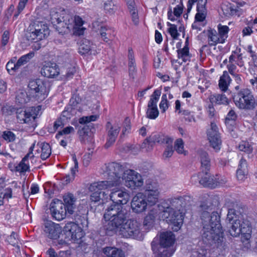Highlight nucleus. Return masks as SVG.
Here are the masks:
<instances>
[{
	"label": "nucleus",
	"instance_id": "nucleus-1",
	"mask_svg": "<svg viewBox=\"0 0 257 257\" xmlns=\"http://www.w3.org/2000/svg\"><path fill=\"white\" fill-rule=\"evenodd\" d=\"M201 218L203 225L202 237L203 242L211 245L213 244L218 247L223 243V231L220 223V216L217 212L211 214L208 211L202 212Z\"/></svg>",
	"mask_w": 257,
	"mask_h": 257
},
{
	"label": "nucleus",
	"instance_id": "nucleus-2",
	"mask_svg": "<svg viewBox=\"0 0 257 257\" xmlns=\"http://www.w3.org/2000/svg\"><path fill=\"white\" fill-rule=\"evenodd\" d=\"M103 217L105 220L102 229L107 235L112 236L126 221L127 210L119 204H110L105 209Z\"/></svg>",
	"mask_w": 257,
	"mask_h": 257
},
{
	"label": "nucleus",
	"instance_id": "nucleus-3",
	"mask_svg": "<svg viewBox=\"0 0 257 257\" xmlns=\"http://www.w3.org/2000/svg\"><path fill=\"white\" fill-rule=\"evenodd\" d=\"M226 220L229 224L228 232L231 236L237 237L241 234L244 240L250 238V223L247 219H244L238 212L233 208L228 209Z\"/></svg>",
	"mask_w": 257,
	"mask_h": 257
},
{
	"label": "nucleus",
	"instance_id": "nucleus-4",
	"mask_svg": "<svg viewBox=\"0 0 257 257\" xmlns=\"http://www.w3.org/2000/svg\"><path fill=\"white\" fill-rule=\"evenodd\" d=\"M231 98L236 106L240 109L253 110L257 106V98L248 88H243L233 93Z\"/></svg>",
	"mask_w": 257,
	"mask_h": 257
},
{
	"label": "nucleus",
	"instance_id": "nucleus-5",
	"mask_svg": "<svg viewBox=\"0 0 257 257\" xmlns=\"http://www.w3.org/2000/svg\"><path fill=\"white\" fill-rule=\"evenodd\" d=\"M175 240V235L172 232H163L160 233L159 239L155 237L151 242V249L156 248L161 253L171 257L175 251L173 247Z\"/></svg>",
	"mask_w": 257,
	"mask_h": 257
},
{
	"label": "nucleus",
	"instance_id": "nucleus-6",
	"mask_svg": "<svg viewBox=\"0 0 257 257\" xmlns=\"http://www.w3.org/2000/svg\"><path fill=\"white\" fill-rule=\"evenodd\" d=\"M50 84L41 79L31 80L28 84L29 96L34 100L42 101L48 96Z\"/></svg>",
	"mask_w": 257,
	"mask_h": 257
},
{
	"label": "nucleus",
	"instance_id": "nucleus-7",
	"mask_svg": "<svg viewBox=\"0 0 257 257\" xmlns=\"http://www.w3.org/2000/svg\"><path fill=\"white\" fill-rule=\"evenodd\" d=\"M160 209L162 211V218L172 226V230L174 231L179 230L184 221L182 213L178 210L168 207L167 204H164V209Z\"/></svg>",
	"mask_w": 257,
	"mask_h": 257
},
{
	"label": "nucleus",
	"instance_id": "nucleus-8",
	"mask_svg": "<svg viewBox=\"0 0 257 257\" xmlns=\"http://www.w3.org/2000/svg\"><path fill=\"white\" fill-rule=\"evenodd\" d=\"M123 236L132 238L139 240L144 238L141 231V224L136 220H128L123 224L121 228H119Z\"/></svg>",
	"mask_w": 257,
	"mask_h": 257
},
{
	"label": "nucleus",
	"instance_id": "nucleus-9",
	"mask_svg": "<svg viewBox=\"0 0 257 257\" xmlns=\"http://www.w3.org/2000/svg\"><path fill=\"white\" fill-rule=\"evenodd\" d=\"M41 108V106H38L37 108L38 110ZM36 108L32 107L30 109L26 110L22 108H17L16 111V116L18 121L20 123H27L30 126L35 128L36 126L35 119L37 114L35 113Z\"/></svg>",
	"mask_w": 257,
	"mask_h": 257
},
{
	"label": "nucleus",
	"instance_id": "nucleus-10",
	"mask_svg": "<svg viewBox=\"0 0 257 257\" xmlns=\"http://www.w3.org/2000/svg\"><path fill=\"white\" fill-rule=\"evenodd\" d=\"M122 179L125 181V185L132 189H135L143 185L141 175L133 170L125 171Z\"/></svg>",
	"mask_w": 257,
	"mask_h": 257
},
{
	"label": "nucleus",
	"instance_id": "nucleus-11",
	"mask_svg": "<svg viewBox=\"0 0 257 257\" xmlns=\"http://www.w3.org/2000/svg\"><path fill=\"white\" fill-rule=\"evenodd\" d=\"M50 210L53 218L58 221L63 220L66 215L69 216L62 201L57 199L53 200L50 205Z\"/></svg>",
	"mask_w": 257,
	"mask_h": 257
},
{
	"label": "nucleus",
	"instance_id": "nucleus-12",
	"mask_svg": "<svg viewBox=\"0 0 257 257\" xmlns=\"http://www.w3.org/2000/svg\"><path fill=\"white\" fill-rule=\"evenodd\" d=\"M108 179L111 180L117 185L120 183V179L124 175V168L119 163L111 162L108 164L106 168Z\"/></svg>",
	"mask_w": 257,
	"mask_h": 257
},
{
	"label": "nucleus",
	"instance_id": "nucleus-13",
	"mask_svg": "<svg viewBox=\"0 0 257 257\" xmlns=\"http://www.w3.org/2000/svg\"><path fill=\"white\" fill-rule=\"evenodd\" d=\"M210 171L206 172H200L197 174L199 183L204 187L213 189L219 185L220 182L218 175H211Z\"/></svg>",
	"mask_w": 257,
	"mask_h": 257
},
{
	"label": "nucleus",
	"instance_id": "nucleus-14",
	"mask_svg": "<svg viewBox=\"0 0 257 257\" xmlns=\"http://www.w3.org/2000/svg\"><path fill=\"white\" fill-rule=\"evenodd\" d=\"M117 185L111 180L99 181L92 183L89 189L90 191H97L100 192L104 199H107L109 195V191L112 187Z\"/></svg>",
	"mask_w": 257,
	"mask_h": 257
},
{
	"label": "nucleus",
	"instance_id": "nucleus-15",
	"mask_svg": "<svg viewBox=\"0 0 257 257\" xmlns=\"http://www.w3.org/2000/svg\"><path fill=\"white\" fill-rule=\"evenodd\" d=\"M49 34V30L48 27L41 24V28L39 26H36L35 30L28 32L26 34L27 39L31 42L36 43L47 37Z\"/></svg>",
	"mask_w": 257,
	"mask_h": 257
},
{
	"label": "nucleus",
	"instance_id": "nucleus-16",
	"mask_svg": "<svg viewBox=\"0 0 257 257\" xmlns=\"http://www.w3.org/2000/svg\"><path fill=\"white\" fill-rule=\"evenodd\" d=\"M173 139L168 136L161 133L152 134L149 138H147L142 144L141 148L144 149L146 147L147 145H150L151 148L153 144L157 143L160 144H172Z\"/></svg>",
	"mask_w": 257,
	"mask_h": 257
},
{
	"label": "nucleus",
	"instance_id": "nucleus-17",
	"mask_svg": "<svg viewBox=\"0 0 257 257\" xmlns=\"http://www.w3.org/2000/svg\"><path fill=\"white\" fill-rule=\"evenodd\" d=\"M108 196L112 201L111 204H119L123 206L127 203L130 199V195L128 193L118 189L111 190Z\"/></svg>",
	"mask_w": 257,
	"mask_h": 257
},
{
	"label": "nucleus",
	"instance_id": "nucleus-18",
	"mask_svg": "<svg viewBox=\"0 0 257 257\" xmlns=\"http://www.w3.org/2000/svg\"><path fill=\"white\" fill-rule=\"evenodd\" d=\"M73 17L69 14L62 16L58 25H56V30L59 34L63 35L69 33L74 28Z\"/></svg>",
	"mask_w": 257,
	"mask_h": 257
},
{
	"label": "nucleus",
	"instance_id": "nucleus-19",
	"mask_svg": "<svg viewBox=\"0 0 257 257\" xmlns=\"http://www.w3.org/2000/svg\"><path fill=\"white\" fill-rule=\"evenodd\" d=\"M217 129L216 124L214 123H211V127L208 130L207 132L208 139L210 146L216 151L220 150L221 144L220 137Z\"/></svg>",
	"mask_w": 257,
	"mask_h": 257
},
{
	"label": "nucleus",
	"instance_id": "nucleus-20",
	"mask_svg": "<svg viewBox=\"0 0 257 257\" xmlns=\"http://www.w3.org/2000/svg\"><path fill=\"white\" fill-rule=\"evenodd\" d=\"M148 203L146 201L143 193H137L133 198L131 202V208L134 212L137 213H142L145 211Z\"/></svg>",
	"mask_w": 257,
	"mask_h": 257
},
{
	"label": "nucleus",
	"instance_id": "nucleus-21",
	"mask_svg": "<svg viewBox=\"0 0 257 257\" xmlns=\"http://www.w3.org/2000/svg\"><path fill=\"white\" fill-rule=\"evenodd\" d=\"M44 231L49 238L56 239L59 237L62 232V228L58 224L51 221H47L45 223Z\"/></svg>",
	"mask_w": 257,
	"mask_h": 257
},
{
	"label": "nucleus",
	"instance_id": "nucleus-22",
	"mask_svg": "<svg viewBox=\"0 0 257 257\" xmlns=\"http://www.w3.org/2000/svg\"><path fill=\"white\" fill-rule=\"evenodd\" d=\"M197 156L200 163V172H208L210 171L211 167V158L206 151L199 150L197 152Z\"/></svg>",
	"mask_w": 257,
	"mask_h": 257
},
{
	"label": "nucleus",
	"instance_id": "nucleus-23",
	"mask_svg": "<svg viewBox=\"0 0 257 257\" xmlns=\"http://www.w3.org/2000/svg\"><path fill=\"white\" fill-rule=\"evenodd\" d=\"M106 126L108 130L107 132L106 142L104 145V147L107 149L115 142L120 132V127L118 125H112L110 122H107Z\"/></svg>",
	"mask_w": 257,
	"mask_h": 257
},
{
	"label": "nucleus",
	"instance_id": "nucleus-24",
	"mask_svg": "<svg viewBox=\"0 0 257 257\" xmlns=\"http://www.w3.org/2000/svg\"><path fill=\"white\" fill-rule=\"evenodd\" d=\"M41 73L47 78H54L59 74V68L55 63H46L42 68Z\"/></svg>",
	"mask_w": 257,
	"mask_h": 257
},
{
	"label": "nucleus",
	"instance_id": "nucleus-25",
	"mask_svg": "<svg viewBox=\"0 0 257 257\" xmlns=\"http://www.w3.org/2000/svg\"><path fill=\"white\" fill-rule=\"evenodd\" d=\"M63 201L65 210L68 213V215H72L76 209V205L75 204L76 199L74 195L71 193H68L65 195L63 196Z\"/></svg>",
	"mask_w": 257,
	"mask_h": 257
},
{
	"label": "nucleus",
	"instance_id": "nucleus-26",
	"mask_svg": "<svg viewBox=\"0 0 257 257\" xmlns=\"http://www.w3.org/2000/svg\"><path fill=\"white\" fill-rule=\"evenodd\" d=\"M73 24H74V28L72 30L73 34L76 36L83 35L85 29L82 27L84 24L82 19L78 16H75L73 17Z\"/></svg>",
	"mask_w": 257,
	"mask_h": 257
},
{
	"label": "nucleus",
	"instance_id": "nucleus-27",
	"mask_svg": "<svg viewBox=\"0 0 257 257\" xmlns=\"http://www.w3.org/2000/svg\"><path fill=\"white\" fill-rule=\"evenodd\" d=\"M231 81V79L228 72L226 71H224L219 80L218 85L220 89L222 91H227Z\"/></svg>",
	"mask_w": 257,
	"mask_h": 257
},
{
	"label": "nucleus",
	"instance_id": "nucleus-28",
	"mask_svg": "<svg viewBox=\"0 0 257 257\" xmlns=\"http://www.w3.org/2000/svg\"><path fill=\"white\" fill-rule=\"evenodd\" d=\"M183 200V198L181 197L171 198V199L168 200L167 201L162 202L161 209H164V204H167L168 207L180 211V208L182 207Z\"/></svg>",
	"mask_w": 257,
	"mask_h": 257
},
{
	"label": "nucleus",
	"instance_id": "nucleus-29",
	"mask_svg": "<svg viewBox=\"0 0 257 257\" xmlns=\"http://www.w3.org/2000/svg\"><path fill=\"white\" fill-rule=\"evenodd\" d=\"M209 99L212 104H228L229 103L228 99L223 93L212 94L210 96Z\"/></svg>",
	"mask_w": 257,
	"mask_h": 257
},
{
	"label": "nucleus",
	"instance_id": "nucleus-30",
	"mask_svg": "<svg viewBox=\"0 0 257 257\" xmlns=\"http://www.w3.org/2000/svg\"><path fill=\"white\" fill-rule=\"evenodd\" d=\"M103 252L110 257H125L124 252L119 248L113 247H106L103 248Z\"/></svg>",
	"mask_w": 257,
	"mask_h": 257
},
{
	"label": "nucleus",
	"instance_id": "nucleus-31",
	"mask_svg": "<svg viewBox=\"0 0 257 257\" xmlns=\"http://www.w3.org/2000/svg\"><path fill=\"white\" fill-rule=\"evenodd\" d=\"M145 198L147 203L150 205H155L158 200L159 191H152L151 192H145L144 193Z\"/></svg>",
	"mask_w": 257,
	"mask_h": 257
},
{
	"label": "nucleus",
	"instance_id": "nucleus-32",
	"mask_svg": "<svg viewBox=\"0 0 257 257\" xmlns=\"http://www.w3.org/2000/svg\"><path fill=\"white\" fill-rule=\"evenodd\" d=\"M207 37L208 44L211 46H215L218 43H221V39L215 30H209Z\"/></svg>",
	"mask_w": 257,
	"mask_h": 257
},
{
	"label": "nucleus",
	"instance_id": "nucleus-33",
	"mask_svg": "<svg viewBox=\"0 0 257 257\" xmlns=\"http://www.w3.org/2000/svg\"><path fill=\"white\" fill-rule=\"evenodd\" d=\"M73 160L74 163V167L71 169V175H66L63 180V184H67L70 183L71 181H72L74 179L75 175L76 172H78V163L77 161L76 156H73Z\"/></svg>",
	"mask_w": 257,
	"mask_h": 257
},
{
	"label": "nucleus",
	"instance_id": "nucleus-34",
	"mask_svg": "<svg viewBox=\"0 0 257 257\" xmlns=\"http://www.w3.org/2000/svg\"><path fill=\"white\" fill-rule=\"evenodd\" d=\"M32 98L29 96V93L25 91H21L18 93L16 97V102L20 106H23L30 99Z\"/></svg>",
	"mask_w": 257,
	"mask_h": 257
},
{
	"label": "nucleus",
	"instance_id": "nucleus-35",
	"mask_svg": "<svg viewBox=\"0 0 257 257\" xmlns=\"http://www.w3.org/2000/svg\"><path fill=\"white\" fill-rule=\"evenodd\" d=\"M178 57L181 58L184 62L190 61L191 55L189 53L188 47L184 46L182 49H179L177 50Z\"/></svg>",
	"mask_w": 257,
	"mask_h": 257
},
{
	"label": "nucleus",
	"instance_id": "nucleus-36",
	"mask_svg": "<svg viewBox=\"0 0 257 257\" xmlns=\"http://www.w3.org/2000/svg\"><path fill=\"white\" fill-rule=\"evenodd\" d=\"M40 147L41 149V158L45 160L49 157L51 154L50 146L48 143H42L40 144Z\"/></svg>",
	"mask_w": 257,
	"mask_h": 257
},
{
	"label": "nucleus",
	"instance_id": "nucleus-37",
	"mask_svg": "<svg viewBox=\"0 0 257 257\" xmlns=\"http://www.w3.org/2000/svg\"><path fill=\"white\" fill-rule=\"evenodd\" d=\"M91 45L92 43L90 41L87 39L82 40L79 47V53L81 55L88 54L91 50Z\"/></svg>",
	"mask_w": 257,
	"mask_h": 257
},
{
	"label": "nucleus",
	"instance_id": "nucleus-38",
	"mask_svg": "<svg viewBox=\"0 0 257 257\" xmlns=\"http://www.w3.org/2000/svg\"><path fill=\"white\" fill-rule=\"evenodd\" d=\"M252 145V143L242 141L240 143L238 146V149L239 151L249 155L252 153L253 150Z\"/></svg>",
	"mask_w": 257,
	"mask_h": 257
},
{
	"label": "nucleus",
	"instance_id": "nucleus-39",
	"mask_svg": "<svg viewBox=\"0 0 257 257\" xmlns=\"http://www.w3.org/2000/svg\"><path fill=\"white\" fill-rule=\"evenodd\" d=\"M90 126L88 125L80 126L78 131V134L80 138L81 142L85 143L86 138L88 136L89 133L91 132Z\"/></svg>",
	"mask_w": 257,
	"mask_h": 257
},
{
	"label": "nucleus",
	"instance_id": "nucleus-40",
	"mask_svg": "<svg viewBox=\"0 0 257 257\" xmlns=\"http://www.w3.org/2000/svg\"><path fill=\"white\" fill-rule=\"evenodd\" d=\"M161 94L160 89H156L151 96L150 100L148 104V107H157V103Z\"/></svg>",
	"mask_w": 257,
	"mask_h": 257
},
{
	"label": "nucleus",
	"instance_id": "nucleus-41",
	"mask_svg": "<svg viewBox=\"0 0 257 257\" xmlns=\"http://www.w3.org/2000/svg\"><path fill=\"white\" fill-rule=\"evenodd\" d=\"M65 229L66 231L69 232L72 237H77V231H79L80 228L78 226L77 224L73 222H70L67 223L65 226Z\"/></svg>",
	"mask_w": 257,
	"mask_h": 257
},
{
	"label": "nucleus",
	"instance_id": "nucleus-42",
	"mask_svg": "<svg viewBox=\"0 0 257 257\" xmlns=\"http://www.w3.org/2000/svg\"><path fill=\"white\" fill-rule=\"evenodd\" d=\"M218 34L221 39V43H223L228 37V33L229 29L227 26H222L219 24L218 26Z\"/></svg>",
	"mask_w": 257,
	"mask_h": 257
},
{
	"label": "nucleus",
	"instance_id": "nucleus-43",
	"mask_svg": "<svg viewBox=\"0 0 257 257\" xmlns=\"http://www.w3.org/2000/svg\"><path fill=\"white\" fill-rule=\"evenodd\" d=\"M111 30L106 26H101L100 34L104 41L108 42L112 37Z\"/></svg>",
	"mask_w": 257,
	"mask_h": 257
},
{
	"label": "nucleus",
	"instance_id": "nucleus-44",
	"mask_svg": "<svg viewBox=\"0 0 257 257\" xmlns=\"http://www.w3.org/2000/svg\"><path fill=\"white\" fill-rule=\"evenodd\" d=\"M35 56V53L33 51L30 52L29 53L22 56L17 61V65L20 67L22 65L27 63L32 59Z\"/></svg>",
	"mask_w": 257,
	"mask_h": 257
},
{
	"label": "nucleus",
	"instance_id": "nucleus-45",
	"mask_svg": "<svg viewBox=\"0 0 257 257\" xmlns=\"http://www.w3.org/2000/svg\"><path fill=\"white\" fill-rule=\"evenodd\" d=\"M63 16L54 10H52L50 12V21L56 30V25H58L62 20Z\"/></svg>",
	"mask_w": 257,
	"mask_h": 257
},
{
	"label": "nucleus",
	"instance_id": "nucleus-46",
	"mask_svg": "<svg viewBox=\"0 0 257 257\" xmlns=\"http://www.w3.org/2000/svg\"><path fill=\"white\" fill-rule=\"evenodd\" d=\"M27 161H24V159H22L19 164L15 167L16 171L20 173H24L26 172H30V166Z\"/></svg>",
	"mask_w": 257,
	"mask_h": 257
},
{
	"label": "nucleus",
	"instance_id": "nucleus-47",
	"mask_svg": "<svg viewBox=\"0 0 257 257\" xmlns=\"http://www.w3.org/2000/svg\"><path fill=\"white\" fill-rule=\"evenodd\" d=\"M75 113L71 106H66L64 110L62 111L60 117L64 119L66 122L70 119L71 116Z\"/></svg>",
	"mask_w": 257,
	"mask_h": 257
},
{
	"label": "nucleus",
	"instance_id": "nucleus-48",
	"mask_svg": "<svg viewBox=\"0 0 257 257\" xmlns=\"http://www.w3.org/2000/svg\"><path fill=\"white\" fill-rule=\"evenodd\" d=\"M2 137L7 143L14 142L16 139L15 134L10 131H4Z\"/></svg>",
	"mask_w": 257,
	"mask_h": 257
},
{
	"label": "nucleus",
	"instance_id": "nucleus-49",
	"mask_svg": "<svg viewBox=\"0 0 257 257\" xmlns=\"http://www.w3.org/2000/svg\"><path fill=\"white\" fill-rule=\"evenodd\" d=\"M131 122L129 119L126 118L124 121V125L122 128V132L119 137V141H121L123 140V138L124 137L126 134H128L131 130Z\"/></svg>",
	"mask_w": 257,
	"mask_h": 257
},
{
	"label": "nucleus",
	"instance_id": "nucleus-50",
	"mask_svg": "<svg viewBox=\"0 0 257 257\" xmlns=\"http://www.w3.org/2000/svg\"><path fill=\"white\" fill-rule=\"evenodd\" d=\"M174 148L178 154L186 155V151L184 150V142L182 139H178L175 141Z\"/></svg>",
	"mask_w": 257,
	"mask_h": 257
},
{
	"label": "nucleus",
	"instance_id": "nucleus-51",
	"mask_svg": "<svg viewBox=\"0 0 257 257\" xmlns=\"http://www.w3.org/2000/svg\"><path fill=\"white\" fill-rule=\"evenodd\" d=\"M155 215L151 212L149 213L145 217L143 224L146 226H152L155 220Z\"/></svg>",
	"mask_w": 257,
	"mask_h": 257
},
{
	"label": "nucleus",
	"instance_id": "nucleus-52",
	"mask_svg": "<svg viewBox=\"0 0 257 257\" xmlns=\"http://www.w3.org/2000/svg\"><path fill=\"white\" fill-rule=\"evenodd\" d=\"M146 113L147 117L150 119H154L158 116L159 112L157 107H152L148 108Z\"/></svg>",
	"mask_w": 257,
	"mask_h": 257
},
{
	"label": "nucleus",
	"instance_id": "nucleus-53",
	"mask_svg": "<svg viewBox=\"0 0 257 257\" xmlns=\"http://www.w3.org/2000/svg\"><path fill=\"white\" fill-rule=\"evenodd\" d=\"M197 13L195 17V21L194 23L197 22H202L205 20L207 14V11L196 10Z\"/></svg>",
	"mask_w": 257,
	"mask_h": 257
},
{
	"label": "nucleus",
	"instance_id": "nucleus-54",
	"mask_svg": "<svg viewBox=\"0 0 257 257\" xmlns=\"http://www.w3.org/2000/svg\"><path fill=\"white\" fill-rule=\"evenodd\" d=\"M98 117V115H92L90 116H83L79 118V122L80 124H84L90 121H95Z\"/></svg>",
	"mask_w": 257,
	"mask_h": 257
},
{
	"label": "nucleus",
	"instance_id": "nucleus-55",
	"mask_svg": "<svg viewBox=\"0 0 257 257\" xmlns=\"http://www.w3.org/2000/svg\"><path fill=\"white\" fill-rule=\"evenodd\" d=\"M90 191L92 192L90 196V200H91V204H92L93 203H96L99 202V203H100V201L101 199V195L102 194L97 191Z\"/></svg>",
	"mask_w": 257,
	"mask_h": 257
},
{
	"label": "nucleus",
	"instance_id": "nucleus-56",
	"mask_svg": "<svg viewBox=\"0 0 257 257\" xmlns=\"http://www.w3.org/2000/svg\"><path fill=\"white\" fill-rule=\"evenodd\" d=\"M158 191V186L157 183L152 182L151 181H147L145 186V192H151L152 191Z\"/></svg>",
	"mask_w": 257,
	"mask_h": 257
},
{
	"label": "nucleus",
	"instance_id": "nucleus-57",
	"mask_svg": "<svg viewBox=\"0 0 257 257\" xmlns=\"http://www.w3.org/2000/svg\"><path fill=\"white\" fill-rule=\"evenodd\" d=\"M166 148L163 153V157L165 158L171 157L174 152L172 144H166Z\"/></svg>",
	"mask_w": 257,
	"mask_h": 257
},
{
	"label": "nucleus",
	"instance_id": "nucleus-58",
	"mask_svg": "<svg viewBox=\"0 0 257 257\" xmlns=\"http://www.w3.org/2000/svg\"><path fill=\"white\" fill-rule=\"evenodd\" d=\"M160 109L162 112H165L168 108V100L167 98V94H163L162 96L161 101L159 105Z\"/></svg>",
	"mask_w": 257,
	"mask_h": 257
},
{
	"label": "nucleus",
	"instance_id": "nucleus-59",
	"mask_svg": "<svg viewBox=\"0 0 257 257\" xmlns=\"http://www.w3.org/2000/svg\"><path fill=\"white\" fill-rule=\"evenodd\" d=\"M7 240L10 244L15 246L18 243V234L14 231L12 232L11 234L8 236Z\"/></svg>",
	"mask_w": 257,
	"mask_h": 257
},
{
	"label": "nucleus",
	"instance_id": "nucleus-60",
	"mask_svg": "<svg viewBox=\"0 0 257 257\" xmlns=\"http://www.w3.org/2000/svg\"><path fill=\"white\" fill-rule=\"evenodd\" d=\"M75 131L72 126H69L64 128L62 131H59L58 134L56 135V138H58L59 136H62L63 135H68L71 133H74Z\"/></svg>",
	"mask_w": 257,
	"mask_h": 257
},
{
	"label": "nucleus",
	"instance_id": "nucleus-61",
	"mask_svg": "<svg viewBox=\"0 0 257 257\" xmlns=\"http://www.w3.org/2000/svg\"><path fill=\"white\" fill-rule=\"evenodd\" d=\"M66 122L64 119L60 116L54 123V131L55 132L59 127H62Z\"/></svg>",
	"mask_w": 257,
	"mask_h": 257
},
{
	"label": "nucleus",
	"instance_id": "nucleus-62",
	"mask_svg": "<svg viewBox=\"0 0 257 257\" xmlns=\"http://www.w3.org/2000/svg\"><path fill=\"white\" fill-rule=\"evenodd\" d=\"M197 3L196 10L207 11L206 5L207 0H194V4Z\"/></svg>",
	"mask_w": 257,
	"mask_h": 257
},
{
	"label": "nucleus",
	"instance_id": "nucleus-63",
	"mask_svg": "<svg viewBox=\"0 0 257 257\" xmlns=\"http://www.w3.org/2000/svg\"><path fill=\"white\" fill-rule=\"evenodd\" d=\"M6 68L8 72L10 70H14L16 71L18 70L20 67L17 65V62L15 63L14 60H11L6 65Z\"/></svg>",
	"mask_w": 257,
	"mask_h": 257
},
{
	"label": "nucleus",
	"instance_id": "nucleus-64",
	"mask_svg": "<svg viewBox=\"0 0 257 257\" xmlns=\"http://www.w3.org/2000/svg\"><path fill=\"white\" fill-rule=\"evenodd\" d=\"M79 97L75 96H73L69 101V105L67 106H71L73 110L75 111V107L79 102Z\"/></svg>",
	"mask_w": 257,
	"mask_h": 257
}]
</instances>
